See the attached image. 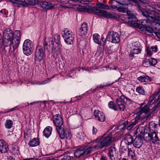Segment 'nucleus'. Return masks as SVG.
Wrapping results in <instances>:
<instances>
[{"label":"nucleus","mask_w":160,"mask_h":160,"mask_svg":"<svg viewBox=\"0 0 160 160\" xmlns=\"http://www.w3.org/2000/svg\"><path fill=\"white\" fill-rule=\"evenodd\" d=\"M94 114L96 119L98 121L103 122L105 121V115L102 112L98 110H95Z\"/></svg>","instance_id":"obj_12"},{"label":"nucleus","mask_w":160,"mask_h":160,"mask_svg":"<svg viewBox=\"0 0 160 160\" xmlns=\"http://www.w3.org/2000/svg\"><path fill=\"white\" fill-rule=\"evenodd\" d=\"M145 80V82H150L152 81V79L148 76H144Z\"/></svg>","instance_id":"obj_60"},{"label":"nucleus","mask_w":160,"mask_h":160,"mask_svg":"<svg viewBox=\"0 0 160 160\" xmlns=\"http://www.w3.org/2000/svg\"><path fill=\"white\" fill-rule=\"evenodd\" d=\"M104 136V135L97 138L92 142L93 144H95V147L97 150L107 147L112 142V138L110 136L105 137Z\"/></svg>","instance_id":"obj_1"},{"label":"nucleus","mask_w":160,"mask_h":160,"mask_svg":"<svg viewBox=\"0 0 160 160\" xmlns=\"http://www.w3.org/2000/svg\"><path fill=\"white\" fill-rule=\"evenodd\" d=\"M88 27L87 23L83 22L81 26L79 32V34L80 36H82L87 33Z\"/></svg>","instance_id":"obj_22"},{"label":"nucleus","mask_w":160,"mask_h":160,"mask_svg":"<svg viewBox=\"0 0 160 160\" xmlns=\"http://www.w3.org/2000/svg\"><path fill=\"white\" fill-rule=\"evenodd\" d=\"M84 155V154L82 147L77 150L74 152L75 156L77 158H79Z\"/></svg>","instance_id":"obj_33"},{"label":"nucleus","mask_w":160,"mask_h":160,"mask_svg":"<svg viewBox=\"0 0 160 160\" xmlns=\"http://www.w3.org/2000/svg\"><path fill=\"white\" fill-rule=\"evenodd\" d=\"M63 4H67L69 2V0H58L57 1Z\"/></svg>","instance_id":"obj_62"},{"label":"nucleus","mask_w":160,"mask_h":160,"mask_svg":"<svg viewBox=\"0 0 160 160\" xmlns=\"http://www.w3.org/2000/svg\"><path fill=\"white\" fill-rule=\"evenodd\" d=\"M128 155L132 159H133L135 156V153L132 151L131 149L128 148Z\"/></svg>","instance_id":"obj_51"},{"label":"nucleus","mask_w":160,"mask_h":160,"mask_svg":"<svg viewBox=\"0 0 160 160\" xmlns=\"http://www.w3.org/2000/svg\"><path fill=\"white\" fill-rule=\"evenodd\" d=\"M135 26L138 28L140 29V27H147L148 25V22L147 20L146 19H144L141 21L140 23H138L137 22H135L133 23V24Z\"/></svg>","instance_id":"obj_26"},{"label":"nucleus","mask_w":160,"mask_h":160,"mask_svg":"<svg viewBox=\"0 0 160 160\" xmlns=\"http://www.w3.org/2000/svg\"><path fill=\"white\" fill-rule=\"evenodd\" d=\"M130 3L131 1H132L135 3V5L136 6L138 9L142 12V15L146 17L149 20L154 21L155 18L154 15L151 12L147 9H143L141 6V5L139 2V0H129Z\"/></svg>","instance_id":"obj_2"},{"label":"nucleus","mask_w":160,"mask_h":160,"mask_svg":"<svg viewBox=\"0 0 160 160\" xmlns=\"http://www.w3.org/2000/svg\"><path fill=\"white\" fill-rule=\"evenodd\" d=\"M120 6L117 9L118 10L121 12H125L127 9V6L128 5H122L121 4Z\"/></svg>","instance_id":"obj_42"},{"label":"nucleus","mask_w":160,"mask_h":160,"mask_svg":"<svg viewBox=\"0 0 160 160\" xmlns=\"http://www.w3.org/2000/svg\"><path fill=\"white\" fill-rule=\"evenodd\" d=\"M116 102L118 106L119 110L122 112L124 111L126 108L124 102L127 104H130L132 103V101L124 96L122 95L116 99Z\"/></svg>","instance_id":"obj_3"},{"label":"nucleus","mask_w":160,"mask_h":160,"mask_svg":"<svg viewBox=\"0 0 160 160\" xmlns=\"http://www.w3.org/2000/svg\"><path fill=\"white\" fill-rule=\"evenodd\" d=\"M136 91L140 94L144 95L145 94V91L143 87L139 86L136 89Z\"/></svg>","instance_id":"obj_44"},{"label":"nucleus","mask_w":160,"mask_h":160,"mask_svg":"<svg viewBox=\"0 0 160 160\" xmlns=\"http://www.w3.org/2000/svg\"><path fill=\"white\" fill-rule=\"evenodd\" d=\"M54 38L56 44L58 45L61 44L60 37L59 35L56 34L54 35Z\"/></svg>","instance_id":"obj_43"},{"label":"nucleus","mask_w":160,"mask_h":160,"mask_svg":"<svg viewBox=\"0 0 160 160\" xmlns=\"http://www.w3.org/2000/svg\"><path fill=\"white\" fill-rule=\"evenodd\" d=\"M51 45H53V39L50 37L46 38L44 39V47L45 49H47L49 52V48Z\"/></svg>","instance_id":"obj_17"},{"label":"nucleus","mask_w":160,"mask_h":160,"mask_svg":"<svg viewBox=\"0 0 160 160\" xmlns=\"http://www.w3.org/2000/svg\"><path fill=\"white\" fill-rule=\"evenodd\" d=\"M23 47H33V45L32 42L29 39H26L24 42Z\"/></svg>","instance_id":"obj_38"},{"label":"nucleus","mask_w":160,"mask_h":160,"mask_svg":"<svg viewBox=\"0 0 160 160\" xmlns=\"http://www.w3.org/2000/svg\"><path fill=\"white\" fill-rule=\"evenodd\" d=\"M145 78L144 76H140L138 78V80L141 82H145Z\"/></svg>","instance_id":"obj_63"},{"label":"nucleus","mask_w":160,"mask_h":160,"mask_svg":"<svg viewBox=\"0 0 160 160\" xmlns=\"http://www.w3.org/2000/svg\"><path fill=\"white\" fill-rule=\"evenodd\" d=\"M40 5L43 8L50 9L54 8L53 5L50 2H41Z\"/></svg>","instance_id":"obj_24"},{"label":"nucleus","mask_w":160,"mask_h":160,"mask_svg":"<svg viewBox=\"0 0 160 160\" xmlns=\"http://www.w3.org/2000/svg\"><path fill=\"white\" fill-rule=\"evenodd\" d=\"M108 105L109 108L110 109H112L114 111H116L118 110V106L113 101L109 102L108 104Z\"/></svg>","instance_id":"obj_35"},{"label":"nucleus","mask_w":160,"mask_h":160,"mask_svg":"<svg viewBox=\"0 0 160 160\" xmlns=\"http://www.w3.org/2000/svg\"><path fill=\"white\" fill-rule=\"evenodd\" d=\"M92 0H78V2L82 4H88L92 2Z\"/></svg>","instance_id":"obj_55"},{"label":"nucleus","mask_w":160,"mask_h":160,"mask_svg":"<svg viewBox=\"0 0 160 160\" xmlns=\"http://www.w3.org/2000/svg\"><path fill=\"white\" fill-rule=\"evenodd\" d=\"M94 7H91L89 6L85 7L84 6H79L77 8V9L79 11L82 12H87L89 13H93Z\"/></svg>","instance_id":"obj_16"},{"label":"nucleus","mask_w":160,"mask_h":160,"mask_svg":"<svg viewBox=\"0 0 160 160\" xmlns=\"http://www.w3.org/2000/svg\"><path fill=\"white\" fill-rule=\"evenodd\" d=\"M113 83L111 84H103L102 85H100L99 86H98V88H99V89H101L103 88H104L105 87H107L108 86H109L111 85H112Z\"/></svg>","instance_id":"obj_59"},{"label":"nucleus","mask_w":160,"mask_h":160,"mask_svg":"<svg viewBox=\"0 0 160 160\" xmlns=\"http://www.w3.org/2000/svg\"><path fill=\"white\" fill-rule=\"evenodd\" d=\"M60 138L62 139L66 138L68 140L71 138L72 135L69 129L64 130L63 128L57 132Z\"/></svg>","instance_id":"obj_9"},{"label":"nucleus","mask_w":160,"mask_h":160,"mask_svg":"<svg viewBox=\"0 0 160 160\" xmlns=\"http://www.w3.org/2000/svg\"><path fill=\"white\" fill-rule=\"evenodd\" d=\"M92 144L93 145L92 146L88 145L82 147L84 155H87L90 153L94 149H96L95 147V144Z\"/></svg>","instance_id":"obj_20"},{"label":"nucleus","mask_w":160,"mask_h":160,"mask_svg":"<svg viewBox=\"0 0 160 160\" xmlns=\"http://www.w3.org/2000/svg\"><path fill=\"white\" fill-rule=\"evenodd\" d=\"M128 145H130L133 143V140L132 137L131 135H129L127 136L126 138Z\"/></svg>","instance_id":"obj_49"},{"label":"nucleus","mask_w":160,"mask_h":160,"mask_svg":"<svg viewBox=\"0 0 160 160\" xmlns=\"http://www.w3.org/2000/svg\"><path fill=\"white\" fill-rule=\"evenodd\" d=\"M61 44L60 45L57 44V45H55V47L53 46V48L52 49V51L53 52L54 54L56 53V55H58L61 53Z\"/></svg>","instance_id":"obj_30"},{"label":"nucleus","mask_w":160,"mask_h":160,"mask_svg":"<svg viewBox=\"0 0 160 160\" xmlns=\"http://www.w3.org/2000/svg\"><path fill=\"white\" fill-rule=\"evenodd\" d=\"M98 8L100 9H111L112 7L109 5H107L102 3H99L97 4Z\"/></svg>","instance_id":"obj_36"},{"label":"nucleus","mask_w":160,"mask_h":160,"mask_svg":"<svg viewBox=\"0 0 160 160\" xmlns=\"http://www.w3.org/2000/svg\"><path fill=\"white\" fill-rule=\"evenodd\" d=\"M21 34L19 30H15L14 32V35H13L12 42L20 44Z\"/></svg>","instance_id":"obj_14"},{"label":"nucleus","mask_w":160,"mask_h":160,"mask_svg":"<svg viewBox=\"0 0 160 160\" xmlns=\"http://www.w3.org/2000/svg\"><path fill=\"white\" fill-rule=\"evenodd\" d=\"M40 144L39 140L38 138H34L28 142V145L31 147H36Z\"/></svg>","instance_id":"obj_25"},{"label":"nucleus","mask_w":160,"mask_h":160,"mask_svg":"<svg viewBox=\"0 0 160 160\" xmlns=\"http://www.w3.org/2000/svg\"><path fill=\"white\" fill-rule=\"evenodd\" d=\"M137 123V122L136 121L132 122L127 127V130H130Z\"/></svg>","instance_id":"obj_54"},{"label":"nucleus","mask_w":160,"mask_h":160,"mask_svg":"<svg viewBox=\"0 0 160 160\" xmlns=\"http://www.w3.org/2000/svg\"><path fill=\"white\" fill-rule=\"evenodd\" d=\"M133 44L134 47L132 50V53L134 54H138L140 53L142 51V48L140 46L139 42H135Z\"/></svg>","instance_id":"obj_18"},{"label":"nucleus","mask_w":160,"mask_h":160,"mask_svg":"<svg viewBox=\"0 0 160 160\" xmlns=\"http://www.w3.org/2000/svg\"><path fill=\"white\" fill-rule=\"evenodd\" d=\"M71 157L69 156H65L62 158V160H70Z\"/></svg>","instance_id":"obj_64"},{"label":"nucleus","mask_w":160,"mask_h":160,"mask_svg":"<svg viewBox=\"0 0 160 160\" xmlns=\"http://www.w3.org/2000/svg\"><path fill=\"white\" fill-rule=\"evenodd\" d=\"M158 125L153 122H151L149 123L148 129L149 131H155L156 130Z\"/></svg>","instance_id":"obj_34"},{"label":"nucleus","mask_w":160,"mask_h":160,"mask_svg":"<svg viewBox=\"0 0 160 160\" xmlns=\"http://www.w3.org/2000/svg\"><path fill=\"white\" fill-rule=\"evenodd\" d=\"M127 15H128L129 17H128L129 20H130L132 21V22L135 23V22H133L132 19L134 18L135 16L132 13H131L130 11L127 12Z\"/></svg>","instance_id":"obj_53"},{"label":"nucleus","mask_w":160,"mask_h":160,"mask_svg":"<svg viewBox=\"0 0 160 160\" xmlns=\"http://www.w3.org/2000/svg\"><path fill=\"white\" fill-rule=\"evenodd\" d=\"M115 1L120 4L128 5L130 4V2L129 0H115Z\"/></svg>","instance_id":"obj_45"},{"label":"nucleus","mask_w":160,"mask_h":160,"mask_svg":"<svg viewBox=\"0 0 160 160\" xmlns=\"http://www.w3.org/2000/svg\"><path fill=\"white\" fill-rule=\"evenodd\" d=\"M157 63V61L156 59L152 58L149 59V64L150 65L154 66Z\"/></svg>","instance_id":"obj_52"},{"label":"nucleus","mask_w":160,"mask_h":160,"mask_svg":"<svg viewBox=\"0 0 160 160\" xmlns=\"http://www.w3.org/2000/svg\"><path fill=\"white\" fill-rule=\"evenodd\" d=\"M148 9L151 11H149V12L153 15L154 17H155V20L154 21H152L149 20V21L151 22H155V21L157 20L158 19V17H156L155 16V13H156L157 14L158 16H160V10L158 9H156L155 7H151L150 6H149L148 7Z\"/></svg>","instance_id":"obj_15"},{"label":"nucleus","mask_w":160,"mask_h":160,"mask_svg":"<svg viewBox=\"0 0 160 160\" xmlns=\"http://www.w3.org/2000/svg\"><path fill=\"white\" fill-rule=\"evenodd\" d=\"M93 13L96 14L99 16L104 17L106 18H113L112 15L111 13L107 12L106 11L102 10L97 8L94 7Z\"/></svg>","instance_id":"obj_8"},{"label":"nucleus","mask_w":160,"mask_h":160,"mask_svg":"<svg viewBox=\"0 0 160 160\" xmlns=\"http://www.w3.org/2000/svg\"><path fill=\"white\" fill-rule=\"evenodd\" d=\"M140 29L142 31H146L147 32L152 33L154 31V29L150 27H140Z\"/></svg>","instance_id":"obj_39"},{"label":"nucleus","mask_w":160,"mask_h":160,"mask_svg":"<svg viewBox=\"0 0 160 160\" xmlns=\"http://www.w3.org/2000/svg\"><path fill=\"white\" fill-rule=\"evenodd\" d=\"M109 157L111 159L114 158V156L116 155V149L114 147H111L109 148Z\"/></svg>","instance_id":"obj_27"},{"label":"nucleus","mask_w":160,"mask_h":160,"mask_svg":"<svg viewBox=\"0 0 160 160\" xmlns=\"http://www.w3.org/2000/svg\"><path fill=\"white\" fill-rule=\"evenodd\" d=\"M156 98L155 97H154L152 95L150 97L149 101L150 105H152L154 103L156 100Z\"/></svg>","instance_id":"obj_57"},{"label":"nucleus","mask_w":160,"mask_h":160,"mask_svg":"<svg viewBox=\"0 0 160 160\" xmlns=\"http://www.w3.org/2000/svg\"><path fill=\"white\" fill-rule=\"evenodd\" d=\"M22 49L23 53L27 56H28L30 55L33 50L32 47H23Z\"/></svg>","instance_id":"obj_28"},{"label":"nucleus","mask_w":160,"mask_h":160,"mask_svg":"<svg viewBox=\"0 0 160 160\" xmlns=\"http://www.w3.org/2000/svg\"><path fill=\"white\" fill-rule=\"evenodd\" d=\"M65 42L68 45H71L73 43V41L74 39V37L68 39H64Z\"/></svg>","instance_id":"obj_47"},{"label":"nucleus","mask_w":160,"mask_h":160,"mask_svg":"<svg viewBox=\"0 0 160 160\" xmlns=\"http://www.w3.org/2000/svg\"><path fill=\"white\" fill-rule=\"evenodd\" d=\"M160 110V103L158 102L152 109V112L156 111L157 112Z\"/></svg>","instance_id":"obj_48"},{"label":"nucleus","mask_w":160,"mask_h":160,"mask_svg":"<svg viewBox=\"0 0 160 160\" xmlns=\"http://www.w3.org/2000/svg\"><path fill=\"white\" fill-rule=\"evenodd\" d=\"M53 122L54 125L56 126L57 131H58L63 128L62 126L63 124V119L59 114H57L53 116Z\"/></svg>","instance_id":"obj_6"},{"label":"nucleus","mask_w":160,"mask_h":160,"mask_svg":"<svg viewBox=\"0 0 160 160\" xmlns=\"http://www.w3.org/2000/svg\"><path fill=\"white\" fill-rule=\"evenodd\" d=\"M128 17H129L128 15L124 14L121 15L120 17L121 19L124 21L125 22L133 24L134 23L132 22V21L129 20Z\"/></svg>","instance_id":"obj_31"},{"label":"nucleus","mask_w":160,"mask_h":160,"mask_svg":"<svg viewBox=\"0 0 160 160\" xmlns=\"http://www.w3.org/2000/svg\"><path fill=\"white\" fill-rule=\"evenodd\" d=\"M9 148L8 145L3 139H0V152L2 153L7 152Z\"/></svg>","instance_id":"obj_13"},{"label":"nucleus","mask_w":160,"mask_h":160,"mask_svg":"<svg viewBox=\"0 0 160 160\" xmlns=\"http://www.w3.org/2000/svg\"><path fill=\"white\" fill-rule=\"evenodd\" d=\"M52 128L50 126H47L43 131V135L47 138H48L51 135Z\"/></svg>","instance_id":"obj_23"},{"label":"nucleus","mask_w":160,"mask_h":160,"mask_svg":"<svg viewBox=\"0 0 160 160\" xmlns=\"http://www.w3.org/2000/svg\"><path fill=\"white\" fill-rule=\"evenodd\" d=\"M151 49H152V52H156L158 51V47L156 45L152 46L151 47Z\"/></svg>","instance_id":"obj_61"},{"label":"nucleus","mask_w":160,"mask_h":160,"mask_svg":"<svg viewBox=\"0 0 160 160\" xmlns=\"http://www.w3.org/2000/svg\"><path fill=\"white\" fill-rule=\"evenodd\" d=\"M45 53L44 52L41 46L37 47L34 53V60L35 62L38 63L42 61L45 58Z\"/></svg>","instance_id":"obj_5"},{"label":"nucleus","mask_w":160,"mask_h":160,"mask_svg":"<svg viewBox=\"0 0 160 160\" xmlns=\"http://www.w3.org/2000/svg\"><path fill=\"white\" fill-rule=\"evenodd\" d=\"M11 45H12V48L11 46H10L9 53L10 55L14 56L15 53V52H16V51H17V49L19 45V44L11 42V45Z\"/></svg>","instance_id":"obj_19"},{"label":"nucleus","mask_w":160,"mask_h":160,"mask_svg":"<svg viewBox=\"0 0 160 160\" xmlns=\"http://www.w3.org/2000/svg\"><path fill=\"white\" fill-rule=\"evenodd\" d=\"M13 123L12 121L11 120H6L5 123V127L7 129L11 128L12 126Z\"/></svg>","instance_id":"obj_40"},{"label":"nucleus","mask_w":160,"mask_h":160,"mask_svg":"<svg viewBox=\"0 0 160 160\" xmlns=\"http://www.w3.org/2000/svg\"><path fill=\"white\" fill-rule=\"evenodd\" d=\"M76 137L80 139H83L84 137V134L82 133V130L77 133L76 135Z\"/></svg>","instance_id":"obj_46"},{"label":"nucleus","mask_w":160,"mask_h":160,"mask_svg":"<svg viewBox=\"0 0 160 160\" xmlns=\"http://www.w3.org/2000/svg\"><path fill=\"white\" fill-rule=\"evenodd\" d=\"M4 39L3 44L5 47H8L11 45V42L13 37V31L11 28H7L3 32Z\"/></svg>","instance_id":"obj_4"},{"label":"nucleus","mask_w":160,"mask_h":160,"mask_svg":"<svg viewBox=\"0 0 160 160\" xmlns=\"http://www.w3.org/2000/svg\"><path fill=\"white\" fill-rule=\"evenodd\" d=\"M62 34L63 38L67 37L71 35L74 34L72 31L69 29L66 28L62 31Z\"/></svg>","instance_id":"obj_29"},{"label":"nucleus","mask_w":160,"mask_h":160,"mask_svg":"<svg viewBox=\"0 0 160 160\" xmlns=\"http://www.w3.org/2000/svg\"><path fill=\"white\" fill-rule=\"evenodd\" d=\"M136 132L137 133L139 132L140 134H143L145 132L144 128L143 127L139 128L137 129Z\"/></svg>","instance_id":"obj_58"},{"label":"nucleus","mask_w":160,"mask_h":160,"mask_svg":"<svg viewBox=\"0 0 160 160\" xmlns=\"http://www.w3.org/2000/svg\"><path fill=\"white\" fill-rule=\"evenodd\" d=\"M143 140L141 137H136L133 140V146L136 148H140L142 145Z\"/></svg>","instance_id":"obj_21"},{"label":"nucleus","mask_w":160,"mask_h":160,"mask_svg":"<svg viewBox=\"0 0 160 160\" xmlns=\"http://www.w3.org/2000/svg\"><path fill=\"white\" fill-rule=\"evenodd\" d=\"M93 38L94 42L98 44H102V41L100 40V36L97 34H94L93 35Z\"/></svg>","instance_id":"obj_32"},{"label":"nucleus","mask_w":160,"mask_h":160,"mask_svg":"<svg viewBox=\"0 0 160 160\" xmlns=\"http://www.w3.org/2000/svg\"><path fill=\"white\" fill-rule=\"evenodd\" d=\"M120 6L117 9L118 10L121 12H125L127 9V6L128 5H122L121 4Z\"/></svg>","instance_id":"obj_41"},{"label":"nucleus","mask_w":160,"mask_h":160,"mask_svg":"<svg viewBox=\"0 0 160 160\" xmlns=\"http://www.w3.org/2000/svg\"><path fill=\"white\" fill-rule=\"evenodd\" d=\"M147 55L150 57L152 54V49H151V47H147L146 49Z\"/></svg>","instance_id":"obj_56"},{"label":"nucleus","mask_w":160,"mask_h":160,"mask_svg":"<svg viewBox=\"0 0 160 160\" xmlns=\"http://www.w3.org/2000/svg\"><path fill=\"white\" fill-rule=\"evenodd\" d=\"M148 133V137L150 138L152 143L157 144L159 143V139L155 131H149Z\"/></svg>","instance_id":"obj_11"},{"label":"nucleus","mask_w":160,"mask_h":160,"mask_svg":"<svg viewBox=\"0 0 160 160\" xmlns=\"http://www.w3.org/2000/svg\"><path fill=\"white\" fill-rule=\"evenodd\" d=\"M159 3H160V2H150L149 1V3H147V4H148V5H147L146 8L148 9V7L149 6H150L151 7H155V6H156L157 8H158V4Z\"/></svg>","instance_id":"obj_50"},{"label":"nucleus","mask_w":160,"mask_h":160,"mask_svg":"<svg viewBox=\"0 0 160 160\" xmlns=\"http://www.w3.org/2000/svg\"><path fill=\"white\" fill-rule=\"evenodd\" d=\"M107 39L112 43H118L120 41V35L117 32H110L107 36Z\"/></svg>","instance_id":"obj_7"},{"label":"nucleus","mask_w":160,"mask_h":160,"mask_svg":"<svg viewBox=\"0 0 160 160\" xmlns=\"http://www.w3.org/2000/svg\"><path fill=\"white\" fill-rule=\"evenodd\" d=\"M12 3L16 4H21L24 6H28L29 5H34L36 3L35 0H12Z\"/></svg>","instance_id":"obj_10"},{"label":"nucleus","mask_w":160,"mask_h":160,"mask_svg":"<svg viewBox=\"0 0 160 160\" xmlns=\"http://www.w3.org/2000/svg\"><path fill=\"white\" fill-rule=\"evenodd\" d=\"M140 111L139 112H138L139 114H141L142 112H144L145 113H148L150 111V109L147 106H145L142 108L140 107Z\"/></svg>","instance_id":"obj_37"}]
</instances>
